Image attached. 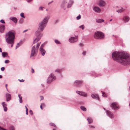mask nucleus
Segmentation results:
<instances>
[{
	"mask_svg": "<svg viewBox=\"0 0 130 130\" xmlns=\"http://www.w3.org/2000/svg\"><path fill=\"white\" fill-rule=\"evenodd\" d=\"M112 56L114 60L120 64L125 66L130 64L129 55L125 52H114Z\"/></svg>",
	"mask_w": 130,
	"mask_h": 130,
	"instance_id": "1",
	"label": "nucleus"
},
{
	"mask_svg": "<svg viewBox=\"0 0 130 130\" xmlns=\"http://www.w3.org/2000/svg\"><path fill=\"white\" fill-rule=\"evenodd\" d=\"M49 19L48 17H46L39 23L38 24V29L36 32V38L33 41L34 44L37 43L40 39L42 36L43 34H42L41 32L46 27Z\"/></svg>",
	"mask_w": 130,
	"mask_h": 130,
	"instance_id": "2",
	"label": "nucleus"
},
{
	"mask_svg": "<svg viewBox=\"0 0 130 130\" xmlns=\"http://www.w3.org/2000/svg\"><path fill=\"white\" fill-rule=\"evenodd\" d=\"M15 38L14 33L11 31H9L6 35L5 38L6 41L8 44H11V47H12L14 43Z\"/></svg>",
	"mask_w": 130,
	"mask_h": 130,
	"instance_id": "3",
	"label": "nucleus"
},
{
	"mask_svg": "<svg viewBox=\"0 0 130 130\" xmlns=\"http://www.w3.org/2000/svg\"><path fill=\"white\" fill-rule=\"evenodd\" d=\"M56 79V77L55 75L53 73H51L49 75L47 80L46 83L48 84H50Z\"/></svg>",
	"mask_w": 130,
	"mask_h": 130,
	"instance_id": "4",
	"label": "nucleus"
},
{
	"mask_svg": "<svg viewBox=\"0 0 130 130\" xmlns=\"http://www.w3.org/2000/svg\"><path fill=\"white\" fill-rule=\"evenodd\" d=\"M104 35L102 32L98 31L95 32L94 34V37L96 39H101L104 37Z\"/></svg>",
	"mask_w": 130,
	"mask_h": 130,
	"instance_id": "5",
	"label": "nucleus"
},
{
	"mask_svg": "<svg viewBox=\"0 0 130 130\" xmlns=\"http://www.w3.org/2000/svg\"><path fill=\"white\" fill-rule=\"evenodd\" d=\"M83 82L82 80H76L74 82L73 85L75 86H80L82 85Z\"/></svg>",
	"mask_w": 130,
	"mask_h": 130,
	"instance_id": "6",
	"label": "nucleus"
},
{
	"mask_svg": "<svg viewBox=\"0 0 130 130\" xmlns=\"http://www.w3.org/2000/svg\"><path fill=\"white\" fill-rule=\"evenodd\" d=\"M78 40V36H75V37H71L69 40V41L72 43H74L77 42Z\"/></svg>",
	"mask_w": 130,
	"mask_h": 130,
	"instance_id": "7",
	"label": "nucleus"
},
{
	"mask_svg": "<svg viewBox=\"0 0 130 130\" xmlns=\"http://www.w3.org/2000/svg\"><path fill=\"white\" fill-rule=\"evenodd\" d=\"M37 51L36 50L35 46H33L31 50V53L30 57H31L32 56H35L36 55V52Z\"/></svg>",
	"mask_w": 130,
	"mask_h": 130,
	"instance_id": "8",
	"label": "nucleus"
},
{
	"mask_svg": "<svg viewBox=\"0 0 130 130\" xmlns=\"http://www.w3.org/2000/svg\"><path fill=\"white\" fill-rule=\"evenodd\" d=\"M117 103L116 102L112 103L111 105V107L112 109L116 110L119 108V106H118Z\"/></svg>",
	"mask_w": 130,
	"mask_h": 130,
	"instance_id": "9",
	"label": "nucleus"
},
{
	"mask_svg": "<svg viewBox=\"0 0 130 130\" xmlns=\"http://www.w3.org/2000/svg\"><path fill=\"white\" fill-rule=\"evenodd\" d=\"M106 112L107 115L110 118H112L114 117L113 114L111 111L108 110H106Z\"/></svg>",
	"mask_w": 130,
	"mask_h": 130,
	"instance_id": "10",
	"label": "nucleus"
},
{
	"mask_svg": "<svg viewBox=\"0 0 130 130\" xmlns=\"http://www.w3.org/2000/svg\"><path fill=\"white\" fill-rule=\"evenodd\" d=\"M92 8L93 10L96 12L100 13L101 11V9L97 6H93Z\"/></svg>",
	"mask_w": 130,
	"mask_h": 130,
	"instance_id": "11",
	"label": "nucleus"
},
{
	"mask_svg": "<svg viewBox=\"0 0 130 130\" xmlns=\"http://www.w3.org/2000/svg\"><path fill=\"white\" fill-rule=\"evenodd\" d=\"M106 3L105 1L103 0H100L99 3V5L100 7H104L105 6Z\"/></svg>",
	"mask_w": 130,
	"mask_h": 130,
	"instance_id": "12",
	"label": "nucleus"
},
{
	"mask_svg": "<svg viewBox=\"0 0 130 130\" xmlns=\"http://www.w3.org/2000/svg\"><path fill=\"white\" fill-rule=\"evenodd\" d=\"M39 52L41 55L42 56H44L46 53V51L43 48H40L39 49Z\"/></svg>",
	"mask_w": 130,
	"mask_h": 130,
	"instance_id": "13",
	"label": "nucleus"
},
{
	"mask_svg": "<svg viewBox=\"0 0 130 130\" xmlns=\"http://www.w3.org/2000/svg\"><path fill=\"white\" fill-rule=\"evenodd\" d=\"M6 101L7 102L10 101L11 99V96L10 94L7 93L6 94Z\"/></svg>",
	"mask_w": 130,
	"mask_h": 130,
	"instance_id": "14",
	"label": "nucleus"
},
{
	"mask_svg": "<svg viewBox=\"0 0 130 130\" xmlns=\"http://www.w3.org/2000/svg\"><path fill=\"white\" fill-rule=\"evenodd\" d=\"M5 29V26L3 24L0 25V32L1 33L4 32Z\"/></svg>",
	"mask_w": 130,
	"mask_h": 130,
	"instance_id": "15",
	"label": "nucleus"
},
{
	"mask_svg": "<svg viewBox=\"0 0 130 130\" xmlns=\"http://www.w3.org/2000/svg\"><path fill=\"white\" fill-rule=\"evenodd\" d=\"M91 96L93 99H96L99 100L100 98L99 95L97 94H92L91 95Z\"/></svg>",
	"mask_w": 130,
	"mask_h": 130,
	"instance_id": "16",
	"label": "nucleus"
},
{
	"mask_svg": "<svg viewBox=\"0 0 130 130\" xmlns=\"http://www.w3.org/2000/svg\"><path fill=\"white\" fill-rule=\"evenodd\" d=\"M124 22L125 23L128 21L129 20V17L128 16H125L123 17L122 19Z\"/></svg>",
	"mask_w": 130,
	"mask_h": 130,
	"instance_id": "17",
	"label": "nucleus"
},
{
	"mask_svg": "<svg viewBox=\"0 0 130 130\" xmlns=\"http://www.w3.org/2000/svg\"><path fill=\"white\" fill-rule=\"evenodd\" d=\"M74 3L73 1L72 0H70L68 4L67 8H70Z\"/></svg>",
	"mask_w": 130,
	"mask_h": 130,
	"instance_id": "18",
	"label": "nucleus"
},
{
	"mask_svg": "<svg viewBox=\"0 0 130 130\" xmlns=\"http://www.w3.org/2000/svg\"><path fill=\"white\" fill-rule=\"evenodd\" d=\"M62 71V68H58L55 71V72H56L58 73H61Z\"/></svg>",
	"mask_w": 130,
	"mask_h": 130,
	"instance_id": "19",
	"label": "nucleus"
},
{
	"mask_svg": "<svg viewBox=\"0 0 130 130\" xmlns=\"http://www.w3.org/2000/svg\"><path fill=\"white\" fill-rule=\"evenodd\" d=\"M10 19L15 23H17V19L15 17H11L10 18Z\"/></svg>",
	"mask_w": 130,
	"mask_h": 130,
	"instance_id": "20",
	"label": "nucleus"
},
{
	"mask_svg": "<svg viewBox=\"0 0 130 130\" xmlns=\"http://www.w3.org/2000/svg\"><path fill=\"white\" fill-rule=\"evenodd\" d=\"M104 20L102 19H96V22L99 23H101L104 22Z\"/></svg>",
	"mask_w": 130,
	"mask_h": 130,
	"instance_id": "21",
	"label": "nucleus"
},
{
	"mask_svg": "<svg viewBox=\"0 0 130 130\" xmlns=\"http://www.w3.org/2000/svg\"><path fill=\"white\" fill-rule=\"evenodd\" d=\"M67 3V2L65 1H63L62 2V3L61 5V7L62 8H64V7H65V6L66 4Z\"/></svg>",
	"mask_w": 130,
	"mask_h": 130,
	"instance_id": "22",
	"label": "nucleus"
},
{
	"mask_svg": "<svg viewBox=\"0 0 130 130\" xmlns=\"http://www.w3.org/2000/svg\"><path fill=\"white\" fill-rule=\"evenodd\" d=\"M8 55V53L7 52H3L2 53V57L3 58L7 57Z\"/></svg>",
	"mask_w": 130,
	"mask_h": 130,
	"instance_id": "23",
	"label": "nucleus"
},
{
	"mask_svg": "<svg viewBox=\"0 0 130 130\" xmlns=\"http://www.w3.org/2000/svg\"><path fill=\"white\" fill-rule=\"evenodd\" d=\"M87 120L89 124L93 122V120L90 117L88 118Z\"/></svg>",
	"mask_w": 130,
	"mask_h": 130,
	"instance_id": "24",
	"label": "nucleus"
},
{
	"mask_svg": "<svg viewBox=\"0 0 130 130\" xmlns=\"http://www.w3.org/2000/svg\"><path fill=\"white\" fill-rule=\"evenodd\" d=\"M80 95L82 96L85 97H87L88 95V94L85 92H81Z\"/></svg>",
	"mask_w": 130,
	"mask_h": 130,
	"instance_id": "25",
	"label": "nucleus"
},
{
	"mask_svg": "<svg viewBox=\"0 0 130 130\" xmlns=\"http://www.w3.org/2000/svg\"><path fill=\"white\" fill-rule=\"evenodd\" d=\"M21 94H19L18 95V97L19 99V102L20 103H21L22 102V97L21 96Z\"/></svg>",
	"mask_w": 130,
	"mask_h": 130,
	"instance_id": "26",
	"label": "nucleus"
},
{
	"mask_svg": "<svg viewBox=\"0 0 130 130\" xmlns=\"http://www.w3.org/2000/svg\"><path fill=\"white\" fill-rule=\"evenodd\" d=\"M40 42L39 43H38L37 44V45L36 46V50L37 51H38V49L39 47V46H40Z\"/></svg>",
	"mask_w": 130,
	"mask_h": 130,
	"instance_id": "27",
	"label": "nucleus"
},
{
	"mask_svg": "<svg viewBox=\"0 0 130 130\" xmlns=\"http://www.w3.org/2000/svg\"><path fill=\"white\" fill-rule=\"evenodd\" d=\"M8 130H15L14 127L12 125L10 126Z\"/></svg>",
	"mask_w": 130,
	"mask_h": 130,
	"instance_id": "28",
	"label": "nucleus"
},
{
	"mask_svg": "<svg viewBox=\"0 0 130 130\" xmlns=\"http://www.w3.org/2000/svg\"><path fill=\"white\" fill-rule=\"evenodd\" d=\"M81 109L84 111H86V108L84 106H81L80 107Z\"/></svg>",
	"mask_w": 130,
	"mask_h": 130,
	"instance_id": "29",
	"label": "nucleus"
},
{
	"mask_svg": "<svg viewBox=\"0 0 130 130\" xmlns=\"http://www.w3.org/2000/svg\"><path fill=\"white\" fill-rule=\"evenodd\" d=\"M21 41V40L20 41L19 43H18L17 44V45L16 46V47H15L16 49H17L19 47V46H20L22 44L21 43V44H20V43Z\"/></svg>",
	"mask_w": 130,
	"mask_h": 130,
	"instance_id": "30",
	"label": "nucleus"
},
{
	"mask_svg": "<svg viewBox=\"0 0 130 130\" xmlns=\"http://www.w3.org/2000/svg\"><path fill=\"white\" fill-rule=\"evenodd\" d=\"M55 43L57 44H60L61 43L58 40L55 39L54 40Z\"/></svg>",
	"mask_w": 130,
	"mask_h": 130,
	"instance_id": "31",
	"label": "nucleus"
},
{
	"mask_svg": "<svg viewBox=\"0 0 130 130\" xmlns=\"http://www.w3.org/2000/svg\"><path fill=\"white\" fill-rule=\"evenodd\" d=\"M2 104L3 106V107H6L7 105L5 102H3L2 103Z\"/></svg>",
	"mask_w": 130,
	"mask_h": 130,
	"instance_id": "32",
	"label": "nucleus"
},
{
	"mask_svg": "<svg viewBox=\"0 0 130 130\" xmlns=\"http://www.w3.org/2000/svg\"><path fill=\"white\" fill-rule=\"evenodd\" d=\"M49 124L50 126H54V127H56V126L53 123H50Z\"/></svg>",
	"mask_w": 130,
	"mask_h": 130,
	"instance_id": "33",
	"label": "nucleus"
},
{
	"mask_svg": "<svg viewBox=\"0 0 130 130\" xmlns=\"http://www.w3.org/2000/svg\"><path fill=\"white\" fill-rule=\"evenodd\" d=\"M84 25H83L80 26L79 27V28H81L83 30L84 28Z\"/></svg>",
	"mask_w": 130,
	"mask_h": 130,
	"instance_id": "34",
	"label": "nucleus"
},
{
	"mask_svg": "<svg viewBox=\"0 0 130 130\" xmlns=\"http://www.w3.org/2000/svg\"><path fill=\"white\" fill-rule=\"evenodd\" d=\"M44 8V7L42 6H40L39 7V10H41L43 11V8Z\"/></svg>",
	"mask_w": 130,
	"mask_h": 130,
	"instance_id": "35",
	"label": "nucleus"
},
{
	"mask_svg": "<svg viewBox=\"0 0 130 130\" xmlns=\"http://www.w3.org/2000/svg\"><path fill=\"white\" fill-rule=\"evenodd\" d=\"M20 16L21 17H23L24 18H25V17L24 15V13L23 12L21 13Z\"/></svg>",
	"mask_w": 130,
	"mask_h": 130,
	"instance_id": "36",
	"label": "nucleus"
},
{
	"mask_svg": "<svg viewBox=\"0 0 130 130\" xmlns=\"http://www.w3.org/2000/svg\"><path fill=\"white\" fill-rule=\"evenodd\" d=\"M45 44L44 43H43L42 44L40 47L39 48H43V47H44V46Z\"/></svg>",
	"mask_w": 130,
	"mask_h": 130,
	"instance_id": "37",
	"label": "nucleus"
},
{
	"mask_svg": "<svg viewBox=\"0 0 130 130\" xmlns=\"http://www.w3.org/2000/svg\"><path fill=\"white\" fill-rule=\"evenodd\" d=\"M81 18V15L80 14H79L78 16L76 17V19L77 20H79Z\"/></svg>",
	"mask_w": 130,
	"mask_h": 130,
	"instance_id": "38",
	"label": "nucleus"
},
{
	"mask_svg": "<svg viewBox=\"0 0 130 130\" xmlns=\"http://www.w3.org/2000/svg\"><path fill=\"white\" fill-rule=\"evenodd\" d=\"M4 108V110L5 111H6L7 110V108L6 107H3Z\"/></svg>",
	"mask_w": 130,
	"mask_h": 130,
	"instance_id": "39",
	"label": "nucleus"
},
{
	"mask_svg": "<svg viewBox=\"0 0 130 130\" xmlns=\"http://www.w3.org/2000/svg\"><path fill=\"white\" fill-rule=\"evenodd\" d=\"M0 22L3 24H4L5 23V22L4 21L3 19L1 20L0 21Z\"/></svg>",
	"mask_w": 130,
	"mask_h": 130,
	"instance_id": "40",
	"label": "nucleus"
},
{
	"mask_svg": "<svg viewBox=\"0 0 130 130\" xmlns=\"http://www.w3.org/2000/svg\"><path fill=\"white\" fill-rule=\"evenodd\" d=\"M9 62V61L8 60H5L4 61V63H8Z\"/></svg>",
	"mask_w": 130,
	"mask_h": 130,
	"instance_id": "41",
	"label": "nucleus"
},
{
	"mask_svg": "<svg viewBox=\"0 0 130 130\" xmlns=\"http://www.w3.org/2000/svg\"><path fill=\"white\" fill-rule=\"evenodd\" d=\"M76 92L78 94H79L80 95V94L81 92V91H76Z\"/></svg>",
	"mask_w": 130,
	"mask_h": 130,
	"instance_id": "42",
	"label": "nucleus"
},
{
	"mask_svg": "<svg viewBox=\"0 0 130 130\" xmlns=\"http://www.w3.org/2000/svg\"><path fill=\"white\" fill-rule=\"evenodd\" d=\"M84 44L82 43H80L79 44V45L80 47H82L83 46Z\"/></svg>",
	"mask_w": 130,
	"mask_h": 130,
	"instance_id": "43",
	"label": "nucleus"
},
{
	"mask_svg": "<svg viewBox=\"0 0 130 130\" xmlns=\"http://www.w3.org/2000/svg\"><path fill=\"white\" fill-rule=\"evenodd\" d=\"M102 96L103 97H106L107 96H106V95H104V94H105V93H104V92H102Z\"/></svg>",
	"mask_w": 130,
	"mask_h": 130,
	"instance_id": "44",
	"label": "nucleus"
},
{
	"mask_svg": "<svg viewBox=\"0 0 130 130\" xmlns=\"http://www.w3.org/2000/svg\"><path fill=\"white\" fill-rule=\"evenodd\" d=\"M5 68L4 67H3L1 68V70L2 71H3L4 70Z\"/></svg>",
	"mask_w": 130,
	"mask_h": 130,
	"instance_id": "45",
	"label": "nucleus"
},
{
	"mask_svg": "<svg viewBox=\"0 0 130 130\" xmlns=\"http://www.w3.org/2000/svg\"><path fill=\"white\" fill-rule=\"evenodd\" d=\"M54 22L55 24H56L58 22V19H56L55 20Z\"/></svg>",
	"mask_w": 130,
	"mask_h": 130,
	"instance_id": "46",
	"label": "nucleus"
},
{
	"mask_svg": "<svg viewBox=\"0 0 130 130\" xmlns=\"http://www.w3.org/2000/svg\"><path fill=\"white\" fill-rule=\"evenodd\" d=\"M86 52L84 51L83 52L82 54L83 55L85 56L86 55Z\"/></svg>",
	"mask_w": 130,
	"mask_h": 130,
	"instance_id": "47",
	"label": "nucleus"
},
{
	"mask_svg": "<svg viewBox=\"0 0 130 130\" xmlns=\"http://www.w3.org/2000/svg\"><path fill=\"white\" fill-rule=\"evenodd\" d=\"M29 113L30 114L32 115L33 114L32 111L31 110H30L29 111Z\"/></svg>",
	"mask_w": 130,
	"mask_h": 130,
	"instance_id": "48",
	"label": "nucleus"
},
{
	"mask_svg": "<svg viewBox=\"0 0 130 130\" xmlns=\"http://www.w3.org/2000/svg\"><path fill=\"white\" fill-rule=\"evenodd\" d=\"M23 21V20L22 19L20 20V21H19V23H20L22 24V23Z\"/></svg>",
	"mask_w": 130,
	"mask_h": 130,
	"instance_id": "49",
	"label": "nucleus"
},
{
	"mask_svg": "<svg viewBox=\"0 0 130 130\" xmlns=\"http://www.w3.org/2000/svg\"><path fill=\"white\" fill-rule=\"evenodd\" d=\"M123 11V10H122V9H120L119 10V12H118V13H119L120 12H121Z\"/></svg>",
	"mask_w": 130,
	"mask_h": 130,
	"instance_id": "50",
	"label": "nucleus"
},
{
	"mask_svg": "<svg viewBox=\"0 0 130 130\" xmlns=\"http://www.w3.org/2000/svg\"><path fill=\"white\" fill-rule=\"evenodd\" d=\"M18 80H19L20 81V82H24V80L23 79H22L21 80L19 79Z\"/></svg>",
	"mask_w": 130,
	"mask_h": 130,
	"instance_id": "51",
	"label": "nucleus"
},
{
	"mask_svg": "<svg viewBox=\"0 0 130 130\" xmlns=\"http://www.w3.org/2000/svg\"><path fill=\"white\" fill-rule=\"evenodd\" d=\"M40 97H41V100H43L44 99V97L43 96H41Z\"/></svg>",
	"mask_w": 130,
	"mask_h": 130,
	"instance_id": "52",
	"label": "nucleus"
},
{
	"mask_svg": "<svg viewBox=\"0 0 130 130\" xmlns=\"http://www.w3.org/2000/svg\"><path fill=\"white\" fill-rule=\"evenodd\" d=\"M7 130V129H5L3 128L2 127H1L0 129V130Z\"/></svg>",
	"mask_w": 130,
	"mask_h": 130,
	"instance_id": "53",
	"label": "nucleus"
},
{
	"mask_svg": "<svg viewBox=\"0 0 130 130\" xmlns=\"http://www.w3.org/2000/svg\"><path fill=\"white\" fill-rule=\"evenodd\" d=\"M93 75L96 77L98 76V75H97V74L95 73H94L93 74Z\"/></svg>",
	"mask_w": 130,
	"mask_h": 130,
	"instance_id": "54",
	"label": "nucleus"
},
{
	"mask_svg": "<svg viewBox=\"0 0 130 130\" xmlns=\"http://www.w3.org/2000/svg\"><path fill=\"white\" fill-rule=\"evenodd\" d=\"M25 107L26 110V111H28V109L26 106H25Z\"/></svg>",
	"mask_w": 130,
	"mask_h": 130,
	"instance_id": "55",
	"label": "nucleus"
},
{
	"mask_svg": "<svg viewBox=\"0 0 130 130\" xmlns=\"http://www.w3.org/2000/svg\"><path fill=\"white\" fill-rule=\"evenodd\" d=\"M31 70H32V71H31V72L32 73H33L34 72V69L32 68H31Z\"/></svg>",
	"mask_w": 130,
	"mask_h": 130,
	"instance_id": "56",
	"label": "nucleus"
},
{
	"mask_svg": "<svg viewBox=\"0 0 130 130\" xmlns=\"http://www.w3.org/2000/svg\"><path fill=\"white\" fill-rule=\"evenodd\" d=\"M53 2V1H52L51 2H50L48 3V5H49Z\"/></svg>",
	"mask_w": 130,
	"mask_h": 130,
	"instance_id": "57",
	"label": "nucleus"
},
{
	"mask_svg": "<svg viewBox=\"0 0 130 130\" xmlns=\"http://www.w3.org/2000/svg\"><path fill=\"white\" fill-rule=\"evenodd\" d=\"M32 0H27V1L28 2H31Z\"/></svg>",
	"mask_w": 130,
	"mask_h": 130,
	"instance_id": "58",
	"label": "nucleus"
},
{
	"mask_svg": "<svg viewBox=\"0 0 130 130\" xmlns=\"http://www.w3.org/2000/svg\"><path fill=\"white\" fill-rule=\"evenodd\" d=\"M41 105H42V106H45V104L44 103H41Z\"/></svg>",
	"mask_w": 130,
	"mask_h": 130,
	"instance_id": "59",
	"label": "nucleus"
},
{
	"mask_svg": "<svg viewBox=\"0 0 130 130\" xmlns=\"http://www.w3.org/2000/svg\"><path fill=\"white\" fill-rule=\"evenodd\" d=\"M7 84H6L5 85V87H6V89H7Z\"/></svg>",
	"mask_w": 130,
	"mask_h": 130,
	"instance_id": "60",
	"label": "nucleus"
},
{
	"mask_svg": "<svg viewBox=\"0 0 130 130\" xmlns=\"http://www.w3.org/2000/svg\"><path fill=\"white\" fill-rule=\"evenodd\" d=\"M40 108H41L42 109H43V108H42V105H41L40 106Z\"/></svg>",
	"mask_w": 130,
	"mask_h": 130,
	"instance_id": "61",
	"label": "nucleus"
},
{
	"mask_svg": "<svg viewBox=\"0 0 130 130\" xmlns=\"http://www.w3.org/2000/svg\"><path fill=\"white\" fill-rule=\"evenodd\" d=\"M28 30L27 29H26V30H24L23 32V33H24V32H25L26 31H27V30Z\"/></svg>",
	"mask_w": 130,
	"mask_h": 130,
	"instance_id": "62",
	"label": "nucleus"
},
{
	"mask_svg": "<svg viewBox=\"0 0 130 130\" xmlns=\"http://www.w3.org/2000/svg\"><path fill=\"white\" fill-rule=\"evenodd\" d=\"M2 48H0V52H2Z\"/></svg>",
	"mask_w": 130,
	"mask_h": 130,
	"instance_id": "63",
	"label": "nucleus"
},
{
	"mask_svg": "<svg viewBox=\"0 0 130 130\" xmlns=\"http://www.w3.org/2000/svg\"><path fill=\"white\" fill-rule=\"evenodd\" d=\"M41 86L43 87H44V85L43 84H41Z\"/></svg>",
	"mask_w": 130,
	"mask_h": 130,
	"instance_id": "64",
	"label": "nucleus"
}]
</instances>
